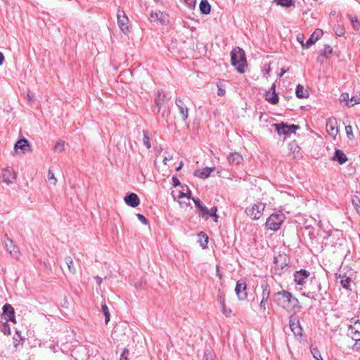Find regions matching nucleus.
I'll list each match as a JSON object with an SVG mask.
<instances>
[{
	"instance_id": "aec40b11",
	"label": "nucleus",
	"mask_w": 360,
	"mask_h": 360,
	"mask_svg": "<svg viewBox=\"0 0 360 360\" xmlns=\"http://www.w3.org/2000/svg\"><path fill=\"white\" fill-rule=\"evenodd\" d=\"M124 200L127 205L131 207H136L140 203L139 196L134 193H130L129 194L127 195L124 197Z\"/></svg>"
},
{
	"instance_id": "680f3d73",
	"label": "nucleus",
	"mask_w": 360,
	"mask_h": 360,
	"mask_svg": "<svg viewBox=\"0 0 360 360\" xmlns=\"http://www.w3.org/2000/svg\"><path fill=\"white\" fill-rule=\"evenodd\" d=\"M297 41L302 45V43H304V36H297Z\"/></svg>"
},
{
	"instance_id": "5fc2aeb1",
	"label": "nucleus",
	"mask_w": 360,
	"mask_h": 360,
	"mask_svg": "<svg viewBox=\"0 0 360 360\" xmlns=\"http://www.w3.org/2000/svg\"><path fill=\"white\" fill-rule=\"evenodd\" d=\"M218 91H217V95L219 96H222L225 94L226 91L225 89L220 85H217Z\"/></svg>"
},
{
	"instance_id": "c9c22d12",
	"label": "nucleus",
	"mask_w": 360,
	"mask_h": 360,
	"mask_svg": "<svg viewBox=\"0 0 360 360\" xmlns=\"http://www.w3.org/2000/svg\"><path fill=\"white\" fill-rule=\"evenodd\" d=\"M278 96L276 93L275 84L271 85V104H276L278 102Z\"/></svg>"
},
{
	"instance_id": "58836bf2",
	"label": "nucleus",
	"mask_w": 360,
	"mask_h": 360,
	"mask_svg": "<svg viewBox=\"0 0 360 360\" xmlns=\"http://www.w3.org/2000/svg\"><path fill=\"white\" fill-rule=\"evenodd\" d=\"M311 353L316 360H323L319 350L316 347H311Z\"/></svg>"
},
{
	"instance_id": "3c124183",
	"label": "nucleus",
	"mask_w": 360,
	"mask_h": 360,
	"mask_svg": "<svg viewBox=\"0 0 360 360\" xmlns=\"http://www.w3.org/2000/svg\"><path fill=\"white\" fill-rule=\"evenodd\" d=\"M138 219L143 224H148V220L141 214H136Z\"/></svg>"
},
{
	"instance_id": "a211bd4d",
	"label": "nucleus",
	"mask_w": 360,
	"mask_h": 360,
	"mask_svg": "<svg viewBox=\"0 0 360 360\" xmlns=\"http://www.w3.org/2000/svg\"><path fill=\"white\" fill-rule=\"evenodd\" d=\"M2 178L3 181L8 184L16 179V174L12 167H8L2 171Z\"/></svg>"
},
{
	"instance_id": "473e14b6",
	"label": "nucleus",
	"mask_w": 360,
	"mask_h": 360,
	"mask_svg": "<svg viewBox=\"0 0 360 360\" xmlns=\"http://www.w3.org/2000/svg\"><path fill=\"white\" fill-rule=\"evenodd\" d=\"M101 309H102V312L103 313V314L105 316V322L107 324L110 321V314L108 307L106 305V304H103L101 305Z\"/></svg>"
},
{
	"instance_id": "bb28decb",
	"label": "nucleus",
	"mask_w": 360,
	"mask_h": 360,
	"mask_svg": "<svg viewBox=\"0 0 360 360\" xmlns=\"http://www.w3.org/2000/svg\"><path fill=\"white\" fill-rule=\"evenodd\" d=\"M199 8L202 14L207 15L210 13L211 6L207 0H201Z\"/></svg>"
},
{
	"instance_id": "f257e3e1",
	"label": "nucleus",
	"mask_w": 360,
	"mask_h": 360,
	"mask_svg": "<svg viewBox=\"0 0 360 360\" xmlns=\"http://www.w3.org/2000/svg\"><path fill=\"white\" fill-rule=\"evenodd\" d=\"M273 298L278 306L285 309L293 308L299 303L298 300L286 290L274 293Z\"/></svg>"
},
{
	"instance_id": "6e6552de",
	"label": "nucleus",
	"mask_w": 360,
	"mask_h": 360,
	"mask_svg": "<svg viewBox=\"0 0 360 360\" xmlns=\"http://www.w3.org/2000/svg\"><path fill=\"white\" fill-rule=\"evenodd\" d=\"M117 24L122 32L126 34L129 31V19L123 9L119 8L117 12Z\"/></svg>"
},
{
	"instance_id": "6ab92c4d",
	"label": "nucleus",
	"mask_w": 360,
	"mask_h": 360,
	"mask_svg": "<svg viewBox=\"0 0 360 360\" xmlns=\"http://www.w3.org/2000/svg\"><path fill=\"white\" fill-rule=\"evenodd\" d=\"M175 103L179 110L182 120L186 121L188 116V109L186 105L180 98H176Z\"/></svg>"
},
{
	"instance_id": "13d9d810",
	"label": "nucleus",
	"mask_w": 360,
	"mask_h": 360,
	"mask_svg": "<svg viewBox=\"0 0 360 360\" xmlns=\"http://www.w3.org/2000/svg\"><path fill=\"white\" fill-rule=\"evenodd\" d=\"M352 349L356 352L360 351V341H355V343L352 347Z\"/></svg>"
},
{
	"instance_id": "f3484780",
	"label": "nucleus",
	"mask_w": 360,
	"mask_h": 360,
	"mask_svg": "<svg viewBox=\"0 0 360 360\" xmlns=\"http://www.w3.org/2000/svg\"><path fill=\"white\" fill-rule=\"evenodd\" d=\"M323 31L321 29H316L307 39L306 43H302V47L305 49L309 48L316 41H318L323 35Z\"/></svg>"
},
{
	"instance_id": "052dcab7",
	"label": "nucleus",
	"mask_w": 360,
	"mask_h": 360,
	"mask_svg": "<svg viewBox=\"0 0 360 360\" xmlns=\"http://www.w3.org/2000/svg\"><path fill=\"white\" fill-rule=\"evenodd\" d=\"M265 226L267 229H270V217L266 219Z\"/></svg>"
},
{
	"instance_id": "72a5a7b5",
	"label": "nucleus",
	"mask_w": 360,
	"mask_h": 360,
	"mask_svg": "<svg viewBox=\"0 0 360 360\" xmlns=\"http://www.w3.org/2000/svg\"><path fill=\"white\" fill-rule=\"evenodd\" d=\"M352 205L355 208L356 212L360 214V199L358 196L354 195L352 200Z\"/></svg>"
},
{
	"instance_id": "423d86ee",
	"label": "nucleus",
	"mask_w": 360,
	"mask_h": 360,
	"mask_svg": "<svg viewBox=\"0 0 360 360\" xmlns=\"http://www.w3.org/2000/svg\"><path fill=\"white\" fill-rule=\"evenodd\" d=\"M273 126L279 136L283 135L285 136H289L292 134H295L296 130L300 128L297 124H288L284 122L274 124Z\"/></svg>"
},
{
	"instance_id": "dca6fc26",
	"label": "nucleus",
	"mask_w": 360,
	"mask_h": 360,
	"mask_svg": "<svg viewBox=\"0 0 360 360\" xmlns=\"http://www.w3.org/2000/svg\"><path fill=\"white\" fill-rule=\"evenodd\" d=\"M326 131L328 134L335 138L338 133V124H337V120L335 118H329L327 120L326 125Z\"/></svg>"
},
{
	"instance_id": "a878e982",
	"label": "nucleus",
	"mask_w": 360,
	"mask_h": 360,
	"mask_svg": "<svg viewBox=\"0 0 360 360\" xmlns=\"http://www.w3.org/2000/svg\"><path fill=\"white\" fill-rule=\"evenodd\" d=\"M228 160L231 165H237L243 161V157L238 153H232L229 155Z\"/></svg>"
},
{
	"instance_id": "09e8293b",
	"label": "nucleus",
	"mask_w": 360,
	"mask_h": 360,
	"mask_svg": "<svg viewBox=\"0 0 360 360\" xmlns=\"http://www.w3.org/2000/svg\"><path fill=\"white\" fill-rule=\"evenodd\" d=\"M349 94H346V93H344V94H342L341 96H340V100L341 102H343V101H346L347 103L346 105L349 107H351L349 105V103L348 101H349Z\"/></svg>"
},
{
	"instance_id": "8fccbe9b",
	"label": "nucleus",
	"mask_w": 360,
	"mask_h": 360,
	"mask_svg": "<svg viewBox=\"0 0 360 360\" xmlns=\"http://www.w3.org/2000/svg\"><path fill=\"white\" fill-rule=\"evenodd\" d=\"M129 354V351L127 349H124L122 353L120 356V360H128V356Z\"/></svg>"
},
{
	"instance_id": "f704fd0d",
	"label": "nucleus",
	"mask_w": 360,
	"mask_h": 360,
	"mask_svg": "<svg viewBox=\"0 0 360 360\" xmlns=\"http://www.w3.org/2000/svg\"><path fill=\"white\" fill-rule=\"evenodd\" d=\"M269 116L266 113H262L259 117V122L261 125L264 127H268V120H269Z\"/></svg>"
},
{
	"instance_id": "bf43d9fd",
	"label": "nucleus",
	"mask_w": 360,
	"mask_h": 360,
	"mask_svg": "<svg viewBox=\"0 0 360 360\" xmlns=\"http://www.w3.org/2000/svg\"><path fill=\"white\" fill-rule=\"evenodd\" d=\"M290 149L292 150L293 148L295 147L294 152H295L296 149H299L298 146L295 143H290L289 145Z\"/></svg>"
},
{
	"instance_id": "c03bdc74",
	"label": "nucleus",
	"mask_w": 360,
	"mask_h": 360,
	"mask_svg": "<svg viewBox=\"0 0 360 360\" xmlns=\"http://www.w3.org/2000/svg\"><path fill=\"white\" fill-rule=\"evenodd\" d=\"M350 21H351V23L353 26V28L355 30H359V28H360V25L358 22V19L356 17H352L350 18Z\"/></svg>"
},
{
	"instance_id": "a18cd8bd",
	"label": "nucleus",
	"mask_w": 360,
	"mask_h": 360,
	"mask_svg": "<svg viewBox=\"0 0 360 360\" xmlns=\"http://www.w3.org/2000/svg\"><path fill=\"white\" fill-rule=\"evenodd\" d=\"M186 191H187V193H185L183 191H181L179 195V198H182L186 197L187 200H189L191 198V191H190V189L188 188V186H186Z\"/></svg>"
},
{
	"instance_id": "a19ab883",
	"label": "nucleus",
	"mask_w": 360,
	"mask_h": 360,
	"mask_svg": "<svg viewBox=\"0 0 360 360\" xmlns=\"http://www.w3.org/2000/svg\"><path fill=\"white\" fill-rule=\"evenodd\" d=\"M345 131L347 134V136L349 140H353L354 139V136L352 131V127L351 125L345 126Z\"/></svg>"
},
{
	"instance_id": "ea45409f",
	"label": "nucleus",
	"mask_w": 360,
	"mask_h": 360,
	"mask_svg": "<svg viewBox=\"0 0 360 360\" xmlns=\"http://www.w3.org/2000/svg\"><path fill=\"white\" fill-rule=\"evenodd\" d=\"M143 144L146 146V147L148 149L151 148L150 137L148 135L147 131H143Z\"/></svg>"
},
{
	"instance_id": "7ed1b4c3",
	"label": "nucleus",
	"mask_w": 360,
	"mask_h": 360,
	"mask_svg": "<svg viewBox=\"0 0 360 360\" xmlns=\"http://www.w3.org/2000/svg\"><path fill=\"white\" fill-rule=\"evenodd\" d=\"M260 287L262 289V298L259 304V313L264 316H266L269 311L266 309L269 308V297L270 296V288L266 276L262 278L260 282Z\"/></svg>"
},
{
	"instance_id": "69168bd1",
	"label": "nucleus",
	"mask_w": 360,
	"mask_h": 360,
	"mask_svg": "<svg viewBox=\"0 0 360 360\" xmlns=\"http://www.w3.org/2000/svg\"><path fill=\"white\" fill-rule=\"evenodd\" d=\"M4 60V56L1 52H0V65L3 64Z\"/></svg>"
},
{
	"instance_id": "2f4dec72",
	"label": "nucleus",
	"mask_w": 360,
	"mask_h": 360,
	"mask_svg": "<svg viewBox=\"0 0 360 360\" xmlns=\"http://www.w3.org/2000/svg\"><path fill=\"white\" fill-rule=\"evenodd\" d=\"M65 262H66V264L68 267L70 272L73 274H75L76 269L74 266V263H73L72 259L70 257H65Z\"/></svg>"
},
{
	"instance_id": "cd10ccee",
	"label": "nucleus",
	"mask_w": 360,
	"mask_h": 360,
	"mask_svg": "<svg viewBox=\"0 0 360 360\" xmlns=\"http://www.w3.org/2000/svg\"><path fill=\"white\" fill-rule=\"evenodd\" d=\"M295 94L299 98H306L309 96L308 91L305 90L304 86L301 84L297 86Z\"/></svg>"
},
{
	"instance_id": "6e6d98bb",
	"label": "nucleus",
	"mask_w": 360,
	"mask_h": 360,
	"mask_svg": "<svg viewBox=\"0 0 360 360\" xmlns=\"http://www.w3.org/2000/svg\"><path fill=\"white\" fill-rule=\"evenodd\" d=\"M202 360H213L212 354L211 352H205Z\"/></svg>"
},
{
	"instance_id": "603ef678",
	"label": "nucleus",
	"mask_w": 360,
	"mask_h": 360,
	"mask_svg": "<svg viewBox=\"0 0 360 360\" xmlns=\"http://www.w3.org/2000/svg\"><path fill=\"white\" fill-rule=\"evenodd\" d=\"M217 300L220 304V306L225 305V299H224V295L223 293H219L218 295Z\"/></svg>"
},
{
	"instance_id": "2eb2a0df",
	"label": "nucleus",
	"mask_w": 360,
	"mask_h": 360,
	"mask_svg": "<svg viewBox=\"0 0 360 360\" xmlns=\"http://www.w3.org/2000/svg\"><path fill=\"white\" fill-rule=\"evenodd\" d=\"M195 207L198 210V212L200 217L203 219H207V214H209L208 208L202 203L199 198H192Z\"/></svg>"
},
{
	"instance_id": "79ce46f5",
	"label": "nucleus",
	"mask_w": 360,
	"mask_h": 360,
	"mask_svg": "<svg viewBox=\"0 0 360 360\" xmlns=\"http://www.w3.org/2000/svg\"><path fill=\"white\" fill-rule=\"evenodd\" d=\"M64 150V141H58L54 147V150L56 152H61Z\"/></svg>"
},
{
	"instance_id": "f8f14e48",
	"label": "nucleus",
	"mask_w": 360,
	"mask_h": 360,
	"mask_svg": "<svg viewBox=\"0 0 360 360\" xmlns=\"http://www.w3.org/2000/svg\"><path fill=\"white\" fill-rule=\"evenodd\" d=\"M235 292L240 300H244L247 298V284L244 279H240L237 281Z\"/></svg>"
},
{
	"instance_id": "0eeeda50",
	"label": "nucleus",
	"mask_w": 360,
	"mask_h": 360,
	"mask_svg": "<svg viewBox=\"0 0 360 360\" xmlns=\"http://www.w3.org/2000/svg\"><path fill=\"white\" fill-rule=\"evenodd\" d=\"M4 246L10 255L14 259L19 260L20 257V252L18 246L15 245L13 240L8 238L7 235L4 236Z\"/></svg>"
},
{
	"instance_id": "7c9ffc66",
	"label": "nucleus",
	"mask_w": 360,
	"mask_h": 360,
	"mask_svg": "<svg viewBox=\"0 0 360 360\" xmlns=\"http://www.w3.org/2000/svg\"><path fill=\"white\" fill-rule=\"evenodd\" d=\"M162 15H163V13H157V12L152 11L150 14L148 19L150 22H155L158 20L162 21Z\"/></svg>"
},
{
	"instance_id": "4be33fe9",
	"label": "nucleus",
	"mask_w": 360,
	"mask_h": 360,
	"mask_svg": "<svg viewBox=\"0 0 360 360\" xmlns=\"http://www.w3.org/2000/svg\"><path fill=\"white\" fill-rule=\"evenodd\" d=\"M214 167H206L202 169H197L194 172V175L200 179H205L210 176L212 172L214 170Z\"/></svg>"
},
{
	"instance_id": "412c9836",
	"label": "nucleus",
	"mask_w": 360,
	"mask_h": 360,
	"mask_svg": "<svg viewBox=\"0 0 360 360\" xmlns=\"http://www.w3.org/2000/svg\"><path fill=\"white\" fill-rule=\"evenodd\" d=\"M14 150L15 152H18V150H21L23 154L27 151H30V146L28 141L25 139L18 140L15 144Z\"/></svg>"
},
{
	"instance_id": "774afa93",
	"label": "nucleus",
	"mask_w": 360,
	"mask_h": 360,
	"mask_svg": "<svg viewBox=\"0 0 360 360\" xmlns=\"http://www.w3.org/2000/svg\"><path fill=\"white\" fill-rule=\"evenodd\" d=\"M286 70H284L283 68L281 69V73L278 75V76L281 77H282L285 73Z\"/></svg>"
},
{
	"instance_id": "1a4fd4ad",
	"label": "nucleus",
	"mask_w": 360,
	"mask_h": 360,
	"mask_svg": "<svg viewBox=\"0 0 360 360\" xmlns=\"http://www.w3.org/2000/svg\"><path fill=\"white\" fill-rule=\"evenodd\" d=\"M265 205L262 202L255 204L251 207H248L245 210L247 214L253 219H258L264 210Z\"/></svg>"
},
{
	"instance_id": "5701e85b",
	"label": "nucleus",
	"mask_w": 360,
	"mask_h": 360,
	"mask_svg": "<svg viewBox=\"0 0 360 360\" xmlns=\"http://www.w3.org/2000/svg\"><path fill=\"white\" fill-rule=\"evenodd\" d=\"M360 323H355L353 326H349V331L352 338L354 341H360Z\"/></svg>"
},
{
	"instance_id": "39448f33",
	"label": "nucleus",
	"mask_w": 360,
	"mask_h": 360,
	"mask_svg": "<svg viewBox=\"0 0 360 360\" xmlns=\"http://www.w3.org/2000/svg\"><path fill=\"white\" fill-rule=\"evenodd\" d=\"M274 274L281 275L288 269V259L285 254H279L274 258Z\"/></svg>"
},
{
	"instance_id": "f03ea898",
	"label": "nucleus",
	"mask_w": 360,
	"mask_h": 360,
	"mask_svg": "<svg viewBox=\"0 0 360 360\" xmlns=\"http://www.w3.org/2000/svg\"><path fill=\"white\" fill-rule=\"evenodd\" d=\"M231 63L238 72L243 73L247 66L245 51L239 47L233 49L231 52Z\"/></svg>"
},
{
	"instance_id": "c756f323",
	"label": "nucleus",
	"mask_w": 360,
	"mask_h": 360,
	"mask_svg": "<svg viewBox=\"0 0 360 360\" xmlns=\"http://www.w3.org/2000/svg\"><path fill=\"white\" fill-rule=\"evenodd\" d=\"M273 1L278 6L282 7H290L295 6L294 0H273Z\"/></svg>"
},
{
	"instance_id": "c85d7f7f",
	"label": "nucleus",
	"mask_w": 360,
	"mask_h": 360,
	"mask_svg": "<svg viewBox=\"0 0 360 360\" xmlns=\"http://www.w3.org/2000/svg\"><path fill=\"white\" fill-rule=\"evenodd\" d=\"M339 278H340V283L342 288L347 290H350V283L352 281L351 278L347 276L345 274H340Z\"/></svg>"
},
{
	"instance_id": "20e7f679",
	"label": "nucleus",
	"mask_w": 360,
	"mask_h": 360,
	"mask_svg": "<svg viewBox=\"0 0 360 360\" xmlns=\"http://www.w3.org/2000/svg\"><path fill=\"white\" fill-rule=\"evenodd\" d=\"M305 288L306 291L302 293L304 296L317 300L318 294L321 290V285L319 280L316 276H313L310 279L309 284Z\"/></svg>"
},
{
	"instance_id": "4468645a",
	"label": "nucleus",
	"mask_w": 360,
	"mask_h": 360,
	"mask_svg": "<svg viewBox=\"0 0 360 360\" xmlns=\"http://www.w3.org/2000/svg\"><path fill=\"white\" fill-rule=\"evenodd\" d=\"M309 276L310 273L305 269L296 271L294 274V281L299 285H303Z\"/></svg>"
},
{
	"instance_id": "338daca9",
	"label": "nucleus",
	"mask_w": 360,
	"mask_h": 360,
	"mask_svg": "<svg viewBox=\"0 0 360 360\" xmlns=\"http://www.w3.org/2000/svg\"><path fill=\"white\" fill-rule=\"evenodd\" d=\"M269 91H266V100L270 103V96L269 95Z\"/></svg>"
},
{
	"instance_id": "e2e57ef3",
	"label": "nucleus",
	"mask_w": 360,
	"mask_h": 360,
	"mask_svg": "<svg viewBox=\"0 0 360 360\" xmlns=\"http://www.w3.org/2000/svg\"><path fill=\"white\" fill-rule=\"evenodd\" d=\"M95 278H96V280L97 281L98 285H100L101 284L102 281H103L102 278H101L99 276H96V277H95Z\"/></svg>"
},
{
	"instance_id": "393cba45",
	"label": "nucleus",
	"mask_w": 360,
	"mask_h": 360,
	"mask_svg": "<svg viewBox=\"0 0 360 360\" xmlns=\"http://www.w3.org/2000/svg\"><path fill=\"white\" fill-rule=\"evenodd\" d=\"M165 98V94L164 93V91L162 89L158 90L157 96L155 99V103L158 108V112L160 111L161 107H162V104L164 103Z\"/></svg>"
},
{
	"instance_id": "49530a36",
	"label": "nucleus",
	"mask_w": 360,
	"mask_h": 360,
	"mask_svg": "<svg viewBox=\"0 0 360 360\" xmlns=\"http://www.w3.org/2000/svg\"><path fill=\"white\" fill-rule=\"evenodd\" d=\"M217 211V209L216 207H213L210 210H209V214H207V219L209 217H215L216 219H217V216L216 214ZM217 219H215V221Z\"/></svg>"
},
{
	"instance_id": "9b49d317",
	"label": "nucleus",
	"mask_w": 360,
	"mask_h": 360,
	"mask_svg": "<svg viewBox=\"0 0 360 360\" xmlns=\"http://www.w3.org/2000/svg\"><path fill=\"white\" fill-rule=\"evenodd\" d=\"M285 219V215L281 211L271 213V231H277L281 229Z\"/></svg>"
},
{
	"instance_id": "864d4df0",
	"label": "nucleus",
	"mask_w": 360,
	"mask_h": 360,
	"mask_svg": "<svg viewBox=\"0 0 360 360\" xmlns=\"http://www.w3.org/2000/svg\"><path fill=\"white\" fill-rule=\"evenodd\" d=\"M349 101L351 102H354L350 106H354L355 104H359L360 103V94L359 96H352Z\"/></svg>"
},
{
	"instance_id": "37998d69",
	"label": "nucleus",
	"mask_w": 360,
	"mask_h": 360,
	"mask_svg": "<svg viewBox=\"0 0 360 360\" xmlns=\"http://www.w3.org/2000/svg\"><path fill=\"white\" fill-rule=\"evenodd\" d=\"M200 236L204 238V240L200 241V245L202 248H205L207 246L208 243V236L203 232H200Z\"/></svg>"
},
{
	"instance_id": "9d476101",
	"label": "nucleus",
	"mask_w": 360,
	"mask_h": 360,
	"mask_svg": "<svg viewBox=\"0 0 360 360\" xmlns=\"http://www.w3.org/2000/svg\"><path fill=\"white\" fill-rule=\"evenodd\" d=\"M290 328L295 337L302 338L303 335V329L300 326V319L297 316H290Z\"/></svg>"
},
{
	"instance_id": "e433bc0d",
	"label": "nucleus",
	"mask_w": 360,
	"mask_h": 360,
	"mask_svg": "<svg viewBox=\"0 0 360 360\" xmlns=\"http://www.w3.org/2000/svg\"><path fill=\"white\" fill-rule=\"evenodd\" d=\"M333 53V49L329 45H325L324 49L321 51V55L326 58H329Z\"/></svg>"
},
{
	"instance_id": "4c0bfd02",
	"label": "nucleus",
	"mask_w": 360,
	"mask_h": 360,
	"mask_svg": "<svg viewBox=\"0 0 360 360\" xmlns=\"http://www.w3.org/2000/svg\"><path fill=\"white\" fill-rule=\"evenodd\" d=\"M47 179L50 182V184L53 185H56L57 183V179L55 177L54 173L51 169H49Z\"/></svg>"
},
{
	"instance_id": "b1692460",
	"label": "nucleus",
	"mask_w": 360,
	"mask_h": 360,
	"mask_svg": "<svg viewBox=\"0 0 360 360\" xmlns=\"http://www.w3.org/2000/svg\"><path fill=\"white\" fill-rule=\"evenodd\" d=\"M333 160L338 162L340 165H343L347 161V157L346 155L340 149H335Z\"/></svg>"
},
{
	"instance_id": "ddd939ff",
	"label": "nucleus",
	"mask_w": 360,
	"mask_h": 360,
	"mask_svg": "<svg viewBox=\"0 0 360 360\" xmlns=\"http://www.w3.org/2000/svg\"><path fill=\"white\" fill-rule=\"evenodd\" d=\"M2 316L7 321L15 323V310L10 304H6L3 306Z\"/></svg>"
},
{
	"instance_id": "4d7b16f0",
	"label": "nucleus",
	"mask_w": 360,
	"mask_h": 360,
	"mask_svg": "<svg viewBox=\"0 0 360 360\" xmlns=\"http://www.w3.org/2000/svg\"><path fill=\"white\" fill-rule=\"evenodd\" d=\"M172 179V185L174 187H176L177 186L180 185V181L176 176H173Z\"/></svg>"
},
{
	"instance_id": "de8ad7c7",
	"label": "nucleus",
	"mask_w": 360,
	"mask_h": 360,
	"mask_svg": "<svg viewBox=\"0 0 360 360\" xmlns=\"http://www.w3.org/2000/svg\"><path fill=\"white\" fill-rule=\"evenodd\" d=\"M222 313L226 316L229 317L231 316L232 311L231 309H227L226 305L221 306Z\"/></svg>"
},
{
	"instance_id": "0e129e2a",
	"label": "nucleus",
	"mask_w": 360,
	"mask_h": 360,
	"mask_svg": "<svg viewBox=\"0 0 360 360\" xmlns=\"http://www.w3.org/2000/svg\"><path fill=\"white\" fill-rule=\"evenodd\" d=\"M265 67V72L266 74H269L270 72V63L266 64Z\"/></svg>"
}]
</instances>
